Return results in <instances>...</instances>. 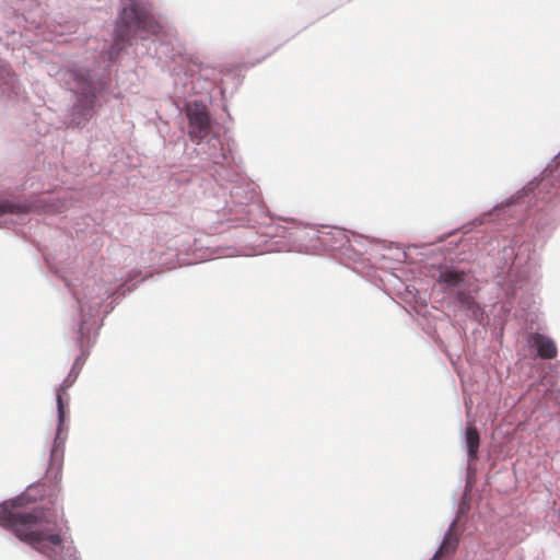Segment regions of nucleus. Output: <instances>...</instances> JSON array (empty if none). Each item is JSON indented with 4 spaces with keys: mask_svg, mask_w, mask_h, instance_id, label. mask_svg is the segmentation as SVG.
Wrapping results in <instances>:
<instances>
[{
    "mask_svg": "<svg viewBox=\"0 0 560 560\" xmlns=\"http://www.w3.org/2000/svg\"><path fill=\"white\" fill-rule=\"evenodd\" d=\"M213 73L212 69L190 65L184 74H175L174 96L184 100L187 136L196 144L197 154L212 165H224L231 149L225 147L215 119L202 101L189 100L209 91L214 81L210 78Z\"/></svg>",
    "mask_w": 560,
    "mask_h": 560,
    "instance_id": "3",
    "label": "nucleus"
},
{
    "mask_svg": "<svg viewBox=\"0 0 560 560\" xmlns=\"http://www.w3.org/2000/svg\"><path fill=\"white\" fill-rule=\"evenodd\" d=\"M66 208V201L54 195H42L35 201L27 203L0 200V228L23 224L31 211L59 213Z\"/></svg>",
    "mask_w": 560,
    "mask_h": 560,
    "instance_id": "11",
    "label": "nucleus"
},
{
    "mask_svg": "<svg viewBox=\"0 0 560 560\" xmlns=\"http://www.w3.org/2000/svg\"><path fill=\"white\" fill-rule=\"evenodd\" d=\"M0 77L3 81L2 92L7 93L10 96L11 93H19V81L16 75L10 70L3 69L0 71Z\"/></svg>",
    "mask_w": 560,
    "mask_h": 560,
    "instance_id": "18",
    "label": "nucleus"
},
{
    "mask_svg": "<svg viewBox=\"0 0 560 560\" xmlns=\"http://www.w3.org/2000/svg\"><path fill=\"white\" fill-rule=\"evenodd\" d=\"M368 243L370 242L363 236L351 233V238L343 246L342 250L339 252L336 259L346 266L362 262L365 259L370 260L371 254L368 249Z\"/></svg>",
    "mask_w": 560,
    "mask_h": 560,
    "instance_id": "13",
    "label": "nucleus"
},
{
    "mask_svg": "<svg viewBox=\"0 0 560 560\" xmlns=\"http://www.w3.org/2000/svg\"><path fill=\"white\" fill-rule=\"evenodd\" d=\"M478 247L481 253L488 255L499 248L494 258L495 276L504 278L508 282L516 283L528 277L530 270L536 268L529 255L527 259L524 258V253L529 252L530 244H521L517 236L510 238V233L494 237L485 235L480 238Z\"/></svg>",
    "mask_w": 560,
    "mask_h": 560,
    "instance_id": "6",
    "label": "nucleus"
},
{
    "mask_svg": "<svg viewBox=\"0 0 560 560\" xmlns=\"http://www.w3.org/2000/svg\"><path fill=\"white\" fill-rule=\"evenodd\" d=\"M50 271L58 275L69 288L72 296L78 305V337L77 342L80 347L81 353L75 358L71 369L81 372V369L89 355V350L92 347L97 330L101 327L98 320L100 310L103 303L116 293L124 295L126 293V282L119 284L112 283L108 279L101 278H85L80 284L70 282L66 276L65 268L59 267L57 262L47 259ZM131 288L128 287L127 291Z\"/></svg>",
    "mask_w": 560,
    "mask_h": 560,
    "instance_id": "4",
    "label": "nucleus"
},
{
    "mask_svg": "<svg viewBox=\"0 0 560 560\" xmlns=\"http://www.w3.org/2000/svg\"><path fill=\"white\" fill-rule=\"evenodd\" d=\"M530 249H532V246L529 247V252L524 253V258L527 259V256L529 255L532 257L533 261L537 265V262L533 256V255H535V252H532V254H530Z\"/></svg>",
    "mask_w": 560,
    "mask_h": 560,
    "instance_id": "20",
    "label": "nucleus"
},
{
    "mask_svg": "<svg viewBox=\"0 0 560 560\" xmlns=\"http://www.w3.org/2000/svg\"><path fill=\"white\" fill-rule=\"evenodd\" d=\"M80 372L78 370L71 369L67 377L56 388L57 428L54 442L50 447L49 465L47 469V472L54 475L55 478H57V476L60 474L62 467L65 443L68 438L69 430L68 424L66 422V407L68 406L69 400L67 390L74 384Z\"/></svg>",
    "mask_w": 560,
    "mask_h": 560,
    "instance_id": "9",
    "label": "nucleus"
},
{
    "mask_svg": "<svg viewBox=\"0 0 560 560\" xmlns=\"http://www.w3.org/2000/svg\"><path fill=\"white\" fill-rule=\"evenodd\" d=\"M558 177H560V152L547 165L539 179L529 182L522 190H518L500 206H495L491 212L485 213L477 221L479 224H483L494 218H500L506 209L510 210L512 207L530 210L535 206L538 210H544L553 196V192H551L552 179Z\"/></svg>",
    "mask_w": 560,
    "mask_h": 560,
    "instance_id": "7",
    "label": "nucleus"
},
{
    "mask_svg": "<svg viewBox=\"0 0 560 560\" xmlns=\"http://www.w3.org/2000/svg\"><path fill=\"white\" fill-rule=\"evenodd\" d=\"M233 156L228 153V162L224 165H215L213 177L221 186L231 184L230 199L225 200V209L230 212L245 213L250 212L249 208L256 198L255 190L250 185L240 177L235 167L232 165Z\"/></svg>",
    "mask_w": 560,
    "mask_h": 560,
    "instance_id": "10",
    "label": "nucleus"
},
{
    "mask_svg": "<svg viewBox=\"0 0 560 560\" xmlns=\"http://www.w3.org/2000/svg\"><path fill=\"white\" fill-rule=\"evenodd\" d=\"M153 37L158 43L155 52L160 60L186 62L191 59L188 44L178 32L170 25H162L154 19L147 7L137 0H121L114 43L107 50L100 52L91 65L73 63L62 71V78L74 95L69 119H91L95 113L98 96L109 86V62L114 60L126 45L136 39Z\"/></svg>",
    "mask_w": 560,
    "mask_h": 560,
    "instance_id": "1",
    "label": "nucleus"
},
{
    "mask_svg": "<svg viewBox=\"0 0 560 560\" xmlns=\"http://www.w3.org/2000/svg\"><path fill=\"white\" fill-rule=\"evenodd\" d=\"M457 520H454L447 530L445 532L442 542L439 547V549L435 551V553L432 557V560H438L439 558L443 556H451L453 555L459 544L458 536L454 533V528L456 526Z\"/></svg>",
    "mask_w": 560,
    "mask_h": 560,
    "instance_id": "16",
    "label": "nucleus"
},
{
    "mask_svg": "<svg viewBox=\"0 0 560 560\" xmlns=\"http://www.w3.org/2000/svg\"><path fill=\"white\" fill-rule=\"evenodd\" d=\"M545 225H547V222H544L541 223L540 222V219L536 222V230L538 233H544L545 232Z\"/></svg>",
    "mask_w": 560,
    "mask_h": 560,
    "instance_id": "19",
    "label": "nucleus"
},
{
    "mask_svg": "<svg viewBox=\"0 0 560 560\" xmlns=\"http://www.w3.org/2000/svg\"><path fill=\"white\" fill-rule=\"evenodd\" d=\"M351 238V233L340 228L323 226L320 252H328L336 258Z\"/></svg>",
    "mask_w": 560,
    "mask_h": 560,
    "instance_id": "14",
    "label": "nucleus"
},
{
    "mask_svg": "<svg viewBox=\"0 0 560 560\" xmlns=\"http://www.w3.org/2000/svg\"><path fill=\"white\" fill-rule=\"evenodd\" d=\"M285 224L271 225L262 232L247 231L245 243L240 247L228 248L224 256H256L276 252H299L317 254L320 252L323 226L315 228L294 220Z\"/></svg>",
    "mask_w": 560,
    "mask_h": 560,
    "instance_id": "5",
    "label": "nucleus"
},
{
    "mask_svg": "<svg viewBox=\"0 0 560 560\" xmlns=\"http://www.w3.org/2000/svg\"><path fill=\"white\" fill-rule=\"evenodd\" d=\"M436 288L470 319L481 323L485 312L475 300L478 291L477 280L470 270L458 266H445L440 270Z\"/></svg>",
    "mask_w": 560,
    "mask_h": 560,
    "instance_id": "8",
    "label": "nucleus"
},
{
    "mask_svg": "<svg viewBox=\"0 0 560 560\" xmlns=\"http://www.w3.org/2000/svg\"><path fill=\"white\" fill-rule=\"evenodd\" d=\"M527 341L530 347L536 348L539 358L553 359L557 357V346L550 337L539 332H533L528 336Z\"/></svg>",
    "mask_w": 560,
    "mask_h": 560,
    "instance_id": "15",
    "label": "nucleus"
},
{
    "mask_svg": "<svg viewBox=\"0 0 560 560\" xmlns=\"http://www.w3.org/2000/svg\"><path fill=\"white\" fill-rule=\"evenodd\" d=\"M34 498L24 492L0 503V526L47 560H79L63 517L57 510L28 509Z\"/></svg>",
    "mask_w": 560,
    "mask_h": 560,
    "instance_id": "2",
    "label": "nucleus"
},
{
    "mask_svg": "<svg viewBox=\"0 0 560 560\" xmlns=\"http://www.w3.org/2000/svg\"><path fill=\"white\" fill-rule=\"evenodd\" d=\"M479 433L475 427H468L465 431V443L469 462L477 459L479 448Z\"/></svg>",
    "mask_w": 560,
    "mask_h": 560,
    "instance_id": "17",
    "label": "nucleus"
},
{
    "mask_svg": "<svg viewBox=\"0 0 560 560\" xmlns=\"http://www.w3.org/2000/svg\"><path fill=\"white\" fill-rule=\"evenodd\" d=\"M114 308L113 302H110L108 305L105 306L104 313L108 314Z\"/></svg>",
    "mask_w": 560,
    "mask_h": 560,
    "instance_id": "21",
    "label": "nucleus"
},
{
    "mask_svg": "<svg viewBox=\"0 0 560 560\" xmlns=\"http://www.w3.org/2000/svg\"><path fill=\"white\" fill-rule=\"evenodd\" d=\"M23 18L28 24L25 28L34 30L37 35H42L47 40H54L72 28V24L69 22L49 21L47 16H39V20H37L36 14L31 11L23 13Z\"/></svg>",
    "mask_w": 560,
    "mask_h": 560,
    "instance_id": "12",
    "label": "nucleus"
}]
</instances>
